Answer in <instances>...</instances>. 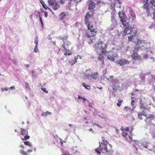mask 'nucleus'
<instances>
[{
  "mask_svg": "<svg viewBox=\"0 0 155 155\" xmlns=\"http://www.w3.org/2000/svg\"><path fill=\"white\" fill-rule=\"evenodd\" d=\"M99 146L95 149V152L100 154L101 153L104 154L110 151L112 149V146L105 140L102 139L101 143H99Z\"/></svg>",
  "mask_w": 155,
  "mask_h": 155,
  "instance_id": "obj_1",
  "label": "nucleus"
},
{
  "mask_svg": "<svg viewBox=\"0 0 155 155\" xmlns=\"http://www.w3.org/2000/svg\"><path fill=\"white\" fill-rule=\"evenodd\" d=\"M143 3V7L146 9L147 16L153 15L155 12V0H142Z\"/></svg>",
  "mask_w": 155,
  "mask_h": 155,
  "instance_id": "obj_2",
  "label": "nucleus"
},
{
  "mask_svg": "<svg viewBox=\"0 0 155 155\" xmlns=\"http://www.w3.org/2000/svg\"><path fill=\"white\" fill-rule=\"evenodd\" d=\"M128 25L126 28L123 31L124 35H130L129 36H128V41L133 42L136 41L138 38L136 37V35L137 33V29L134 28H128Z\"/></svg>",
  "mask_w": 155,
  "mask_h": 155,
  "instance_id": "obj_3",
  "label": "nucleus"
},
{
  "mask_svg": "<svg viewBox=\"0 0 155 155\" xmlns=\"http://www.w3.org/2000/svg\"><path fill=\"white\" fill-rule=\"evenodd\" d=\"M118 15L120 19V21H121L123 26L124 27H127L128 26V24L126 23V21L129 20L130 18H127L125 14L123 12L120 11L118 13Z\"/></svg>",
  "mask_w": 155,
  "mask_h": 155,
  "instance_id": "obj_4",
  "label": "nucleus"
},
{
  "mask_svg": "<svg viewBox=\"0 0 155 155\" xmlns=\"http://www.w3.org/2000/svg\"><path fill=\"white\" fill-rule=\"evenodd\" d=\"M146 117V118L145 120V121L146 125H152L154 126H155V124H152V121L154 120L155 119V116L154 115L150 114L148 117L147 115V117Z\"/></svg>",
  "mask_w": 155,
  "mask_h": 155,
  "instance_id": "obj_5",
  "label": "nucleus"
},
{
  "mask_svg": "<svg viewBox=\"0 0 155 155\" xmlns=\"http://www.w3.org/2000/svg\"><path fill=\"white\" fill-rule=\"evenodd\" d=\"M28 131L23 128H21V136H20L22 140H27L30 138V137L28 135Z\"/></svg>",
  "mask_w": 155,
  "mask_h": 155,
  "instance_id": "obj_6",
  "label": "nucleus"
},
{
  "mask_svg": "<svg viewBox=\"0 0 155 155\" xmlns=\"http://www.w3.org/2000/svg\"><path fill=\"white\" fill-rule=\"evenodd\" d=\"M92 73L91 70L90 68L86 71L85 74V76L87 78H89L90 77H91V78H93L94 79H96L97 78H98V74L97 73H94L92 74L91 75L90 74Z\"/></svg>",
  "mask_w": 155,
  "mask_h": 155,
  "instance_id": "obj_7",
  "label": "nucleus"
},
{
  "mask_svg": "<svg viewBox=\"0 0 155 155\" xmlns=\"http://www.w3.org/2000/svg\"><path fill=\"white\" fill-rule=\"evenodd\" d=\"M123 84L120 83L119 82L116 80L115 81L112 85L113 90H115L122 91L123 89Z\"/></svg>",
  "mask_w": 155,
  "mask_h": 155,
  "instance_id": "obj_8",
  "label": "nucleus"
},
{
  "mask_svg": "<svg viewBox=\"0 0 155 155\" xmlns=\"http://www.w3.org/2000/svg\"><path fill=\"white\" fill-rule=\"evenodd\" d=\"M48 5L52 7L53 9L56 10L59 7L60 5L56 0H48Z\"/></svg>",
  "mask_w": 155,
  "mask_h": 155,
  "instance_id": "obj_9",
  "label": "nucleus"
},
{
  "mask_svg": "<svg viewBox=\"0 0 155 155\" xmlns=\"http://www.w3.org/2000/svg\"><path fill=\"white\" fill-rule=\"evenodd\" d=\"M121 130L122 131L121 133L122 136L124 138L127 137L128 134V132L129 130V127H127L125 128H122Z\"/></svg>",
  "mask_w": 155,
  "mask_h": 155,
  "instance_id": "obj_10",
  "label": "nucleus"
},
{
  "mask_svg": "<svg viewBox=\"0 0 155 155\" xmlns=\"http://www.w3.org/2000/svg\"><path fill=\"white\" fill-rule=\"evenodd\" d=\"M99 46H100L101 50L102 53H107L106 49L107 48V45L106 44H104L103 41L99 42Z\"/></svg>",
  "mask_w": 155,
  "mask_h": 155,
  "instance_id": "obj_11",
  "label": "nucleus"
},
{
  "mask_svg": "<svg viewBox=\"0 0 155 155\" xmlns=\"http://www.w3.org/2000/svg\"><path fill=\"white\" fill-rule=\"evenodd\" d=\"M117 63L119 64L120 66L125 64H128L130 63V61L124 58L120 59L117 61Z\"/></svg>",
  "mask_w": 155,
  "mask_h": 155,
  "instance_id": "obj_12",
  "label": "nucleus"
},
{
  "mask_svg": "<svg viewBox=\"0 0 155 155\" xmlns=\"http://www.w3.org/2000/svg\"><path fill=\"white\" fill-rule=\"evenodd\" d=\"M131 57L134 60H138L142 59L141 56L136 52H134L131 55Z\"/></svg>",
  "mask_w": 155,
  "mask_h": 155,
  "instance_id": "obj_13",
  "label": "nucleus"
},
{
  "mask_svg": "<svg viewBox=\"0 0 155 155\" xmlns=\"http://www.w3.org/2000/svg\"><path fill=\"white\" fill-rule=\"evenodd\" d=\"M87 25V29L90 30V31L91 32H94L96 33L97 31L96 29L94 28L93 25H91L89 22L88 23Z\"/></svg>",
  "mask_w": 155,
  "mask_h": 155,
  "instance_id": "obj_14",
  "label": "nucleus"
},
{
  "mask_svg": "<svg viewBox=\"0 0 155 155\" xmlns=\"http://www.w3.org/2000/svg\"><path fill=\"white\" fill-rule=\"evenodd\" d=\"M78 57H80V58H81V56H79V55H78L77 56H74V59L72 60V61H69V63L71 66H72L74 64L77 62V60Z\"/></svg>",
  "mask_w": 155,
  "mask_h": 155,
  "instance_id": "obj_15",
  "label": "nucleus"
},
{
  "mask_svg": "<svg viewBox=\"0 0 155 155\" xmlns=\"http://www.w3.org/2000/svg\"><path fill=\"white\" fill-rule=\"evenodd\" d=\"M71 43L69 41H66L63 42L62 45V47L64 48V50H66V48H68V47L71 45Z\"/></svg>",
  "mask_w": 155,
  "mask_h": 155,
  "instance_id": "obj_16",
  "label": "nucleus"
},
{
  "mask_svg": "<svg viewBox=\"0 0 155 155\" xmlns=\"http://www.w3.org/2000/svg\"><path fill=\"white\" fill-rule=\"evenodd\" d=\"M90 12H87L86 16L85 17V23L86 24H87L89 22V18H91V15L90 14Z\"/></svg>",
  "mask_w": 155,
  "mask_h": 155,
  "instance_id": "obj_17",
  "label": "nucleus"
},
{
  "mask_svg": "<svg viewBox=\"0 0 155 155\" xmlns=\"http://www.w3.org/2000/svg\"><path fill=\"white\" fill-rule=\"evenodd\" d=\"M95 7V3L91 1L89 2V6L88 7V9L90 10L91 9H93Z\"/></svg>",
  "mask_w": 155,
  "mask_h": 155,
  "instance_id": "obj_18",
  "label": "nucleus"
},
{
  "mask_svg": "<svg viewBox=\"0 0 155 155\" xmlns=\"http://www.w3.org/2000/svg\"><path fill=\"white\" fill-rule=\"evenodd\" d=\"M106 53H102L101 52V53L99 54L98 57V60H100L102 62V63H104V57L103 56V54H105Z\"/></svg>",
  "mask_w": 155,
  "mask_h": 155,
  "instance_id": "obj_19",
  "label": "nucleus"
},
{
  "mask_svg": "<svg viewBox=\"0 0 155 155\" xmlns=\"http://www.w3.org/2000/svg\"><path fill=\"white\" fill-rule=\"evenodd\" d=\"M59 40H61L64 42L66 41H67V40L68 38V35H66L64 36H60L58 37Z\"/></svg>",
  "mask_w": 155,
  "mask_h": 155,
  "instance_id": "obj_20",
  "label": "nucleus"
},
{
  "mask_svg": "<svg viewBox=\"0 0 155 155\" xmlns=\"http://www.w3.org/2000/svg\"><path fill=\"white\" fill-rule=\"evenodd\" d=\"M99 42L97 44L94 45L93 47L95 48V50L97 53L99 52V50H101L100 46H99Z\"/></svg>",
  "mask_w": 155,
  "mask_h": 155,
  "instance_id": "obj_21",
  "label": "nucleus"
},
{
  "mask_svg": "<svg viewBox=\"0 0 155 155\" xmlns=\"http://www.w3.org/2000/svg\"><path fill=\"white\" fill-rule=\"evenodd\" d=\"M130 15L132 17V21H133L136 19V16L134 12L132 11H130Z\"/></svg>",
  "mask_w": 155,
  "mask_h": 155,
  "instance_id": "obj_22",
  "label": "nucleus"
},
{
  "mask_svg": "<svg viewBox=\"0 0 155 155\" xmlns=\"http://www.w3.org/2000/svg\"><path fill=\"white\" fill-rule=\"evenodd\" d=\"M95 35V34L92 35L91 37V40L92 42V43H94L95 42V41L96 39Z\"/></svg>",
  "mask_w": 155,
  "mask_h": 155,
  "instance_id": "obj_23",
  "label": "nucleus"
},
{
  "mask_svg": "<svg viewBox=\"0 0 155 155\" xmlns=\"http://www.w3.org/2000/svg\"><path fill=\"white\" fill-rule=\"evenodd\" d=\"M66 15L65 13L64 12H61L59 16L60 19L61 20H63L65 17V16H66Z\"/></svg>",
  "mask_w": 155,
  "mask_h": 155,
  "instance_id": "obj_24",
  "label": "nucleus"
},
{
  "mask_svg": "<svg viewBox=\"0 0 155 155\" xmlns=\"http://www.w3.org/2000/svg\"><path fill=\"white\" fill-rule=\"evenodd\" d=\"M40 3L42 4L43 8L45 10L48 9V7L42 0H40Z\"/></svg>",
  "mask_w": 155,
  "mask_h": 155,
  "instance_id": "obj_25",
  "label": "nucleus"
},
{
  "mask_svg": "<svg viewBox=\"0 0 155 155\" xmlns=\"http://www.w3.org/2000/svg\"><path fill=\"white\" fill-rule=\"evenodd\" d=\"M143 116H145V117H147V115L144 114L143 113H140L138 114V118L140 120H142L143 119L142 117Z\"/></svg>",
  "mask_w": 155,
  "mask_h": 155,
  "instance_id": "obj_26",
  "label": "nucleus"
},
{
  "mask_svg": "<svg viewBox=\"0 0 155 155\" xmlns=\"http://www.w3.org/2000/svg\"><path fill=\"white\" fill-rule=\"evenodd\" d=\"M68 48H66V50H65L66 51L64 53V54L65 55H69L71 54V52L70 51V50L68 49Z\"/></svg>",
  "mask_w": 155,
  "mask_h": 155,
  "instance_id": "obj_27",
  "label": "nucleus"
},
{
  "mask_svg": "<svg viewBox=\"0 0 155 155\" xmlns=\"http://www.w3.org/2000/svg\"><path fill=\"white\" fill-rule=\"evenodd\" d=\"M115 57L113 56V55H108V58L111 61H115Z\"/></svg>",
  "mask_w": 155,
  "mask_h": 155,
  "instance_id": "obj_28",
  "label": "nucleus"
},
{
  "mask_svg": "<svg viewBox=\"0 0 155 155\" xmlns=\"http://www.w3.org/2000/svg\"><path fill=\"white\" fill-rule=\"evenodd\" d=\"M51 113L47 111L46 112H44V113H42L41 114V116H48V115H51Z\"/></svg>",
  "mask_w": 155,
  "mask_h": 155,
  "instance_id": "obj_29",
  "label": "nucleus"
},
{
  "mask_svg": "<svg viewBox=\"0 0 155 155\" xmlns=\"http://www.w3.org/2000/svg\"><path fill=\"white\" fill-rule=\"evenodd\" d=\"M24 143L25 145L28 146L30 147H31L32 146L31 143L29 141H25Z\"/></svg>",
  "mask_w": 155,
  "mask_h": 155,
  "instance_id": "obj_30",
  "label": "nucleus"
},
{
  "mask_svg": "<svg viewBox=\"0 0 155 155\" xmlns=\"http://www.w3.org/2000/svg\"><path fill=\"white\" fill-rule=\"evenodd\" d=\"M123 101V100H121L120 99H119L118 101V102L117 103V105L119 107H120L121 104Z\"/></svg>",
  "mask_w": 155,
  "mask_h": 155,
  "instance_id": "obj_31",
  "label": "nucleus"
},
{
  "mask_svg": "<svg viewBox=\"0 0 155 155\" xmlns=\"http://www.w3.org/2000/svg\"><path fill=\"white\" fill-rule=\"evenodd\" d=\"M140 109L145 110L146 107L143 103H141L140 104Z\"/></svg>",
  "mask_w": 155,
  "mask_h": 155,
  "instance_id": "obj_32",
  "label": "nucleus"
},
{
  "mask_svg": "<svg viewBox=\"0 0 155 155\" xmlns=\"http://www.w3.org/2000/svg\"><path fill=\"white\" fill-rule=\"evenodd\" d=\"M81 0H70L69 3L71 4L72 2L78 3L79 2H81ZM70 5H71V4H70Z\"/></svg>",
  "mask_w": 155,
  "mask_h": 155,
  "instance_id": "obj_33",
  "label": "nucleus"
},
{
  "mask_svg": "<svg viewBox=\"0 0 155 155\" xmlns=\"http://www.w3.org/2000/svg\"><path fill=\"white\" fill-rule=\"evenodd\" d=\"M83 85L87 89L90 90L91 89L90 87L88 85H87L84 83H83Z\"/></svg>",
  "mask_w": 155,
  "mask_h": 155,
  "instance_id": "obj_34",
  "label": "nucleus"
},
{
  "mask_svg": "<svg viewBox=\"0 0 155 155\" xmlns=\"http://www.w3.org/2000/svg\"><path fill=\"white\" fill-rule=\"evenodd\" d=\"M20 153L22 155H28L27 153L23 150H21L20 151Z\"/></svg>",
  "mask_w": 155,
  "mask_h": 155,
  "instance_id": "obj_35",
  "label": "nucleus"
},
{
  "mask_svg": "<svg viewBox=\"0 0 155 155\" xmlns=\"http://www.w3.org/2000/svg\"><path fill=\"white\" fill-rule=\"evenodd\" d=\"M35 43L36 44V45H37L38 44V38L36 36L35 38Z\"/></svg>",
  "mask_w": 155,
  "mask_h": 155,
  "instance_id": "obj_36",
  "label": "nucleus"
},
{
  "mask_svg": "<svg viewBox=\"0 0 155 155\" xmlns=\"http://www.w3.org/2000/svg\"><path fill=\"white\" fill-rule=\"evenodd\" d=\"M39 18H40V20L41 23V26H42V27H44V23H43V22L42 18H41V17L40 16V15H39Z\"/></svg>",
  "mask_w": 155,
  "mask_h": 155,
  "instance_id": "obj_37",
  "label": "nucleus"
},
{
  "mask_svg": "<svg viewBox=\"0 0 155 155\" xmlns=\"http://www.w3.org/2000/svg\"><path fill=\"white\" fill-rule=\"evenodd\" d=\"M41 90L44 91L45 93H48V91L46 89L45 87H43L41 88Z\"/></svg>",
  "mask_w": 155,
  "mask_h": 155,
  "instance_id": "obj_38",
  "label": "nucleus"
},
{
  "mask_svg": "<svg viewBox=\"0 0 155 155\" xmlns=\"http://www.w3.org/2000/svg\"><path fill=\"white\" fill-rule=\"evenodd\" d=\"M34 51L35 53H37L38 52L37 45H35V46L34 49Z\"/></svg>",
  "mask_w": 155,
  "mask_h": 155,
  "instance_id": "obj_39",
  "label": "nucleus"
},
{
  "mask_svg": "<svg viewBox=\"0 0 155 155\" xmlns=\"http://www.w3.org/2000/svg\"><path fill=\"white\" fill-rule=\"evenodd\" d=\"M131 97V98L132 99H133V98H134V97ZM135 102V101L134 100L132 99V101H131V105L132 106H133L134 105V103Z\"/></svg>",
  "mask_w": 155,
  "mask_h": 155,
  "instance_id": "obj_40",
  "label": "nucleus"
},
{
  "mask_svg": "<svg viewBox=\"0 0 155 155\" xmlns=\"http://www.w3.org/2000/svg\"><path fill=\"white\" fill-rule=\"evenodd\" d=\"M30 87L29 84L27 83L26 82L25 83V87L26 88H29V87Z\"/></svg>",
  "mask_w": 155,
  "mask_h": 155,
  "instance_id": "obj_41",
  "label": "nucleus"
},
{
  "mask_svg": "<svg viewBox=\"0 0 155 155\" xmlns=\"http://www.w3.org/2000/svg\"><path fill=\"white\" fill-rule=\"evenodd\" d=\"M86 35L88 38H91L92 36L90 34L87 33L86 34Z\"/></svg>",
  "mask_w": 155,
  "mask_h": 155,
  "instance_id": "obj_42",
  "label": "nucleus"
},
{
  "mask_svg": "<svg viewBox=\"0 0 155 155\" xmlns=\"http://www.w3.org/2000/svg\"><path fill=\"white\" fill-rule=\"evenodd\" d=\"M9 89L7 88H2V91H7Z\"/></svg>",
  "mask_w": 155,
  "mask_h": 155,
  "instance_id": "obj_43",
  "label": "nucleus"
},
{
  "mask_svg": "<svg viewBox=\"0 0 155 155\" xmlns=\"http://www.w3.org/2000/svg\"><path fill=\"white\" fill-rule=\"evenodd\" d=\"M133 130V128L132 127L131 128V129L128 131V132L130 133L131 134H132Z\"/></svg>",
  "mask_w": 155,
  "mask_h": 155,
  "instance_id": "obj_44",
  "label": "nucleus"
},
{
  "mask_svg": "<svg viewBox=\"0 0 155 155\" xmlns=\"http://www.w3.org/2000/svg\"><path fill=\"white\" fill-rule=\"evenodd\" d=\"M68 152H63L61 155H68Z\"/></svg>",
  "mask_w": 155,
  "mask_h": 155,
  "instance_id": "obj_45",
  "label": "nucleus"
},
{
  "mask_svg": "<svg viewBox=\"0 0 155 155\" xmlns=\"http://www.w3.org/2000/svg\"><path fill=\"white\" fill-rule=\"evenodd\" d=\"M115 132H116V133H117L118 134H119L120 132H119V130L118 129H116V130H115Z\"/></svg>",
  "mask_w": 155,
  "mask_h": 155,
  "instance_id": "obj_46",
  "label": "nucleus"
},
{
  "mask_svg": "<svg viewBox=\"0 0 155 155\" xmlns=\"http://www.w3.org/2000/svg\"><path fill=\"white\" fill-rule=\"evenodd\" d=\"M44 14H45V17H47L48 16V13L47 12H45L44 13Z\"/></svg>",
  "mask_w": 155,
  "mask_h": 155,
  "instance_id": "obj_47",
  "label": "nucleus"
},
{
  "mask_svg": "<svg viewBox=\"0 0 155 155\" xmlns=\"http://www.w3.org/2000/svg\"><path fill=\"white\" fill-rule=\"evenodd\" d=\"M33 150H32L31 149H28L27 150V152L28 153H30V152H32Z\"/></svg>",
  "mask_w": 155,
  "mask_h": 155,
  "instance_id": "obj_48",
  "label": "nucleus"
},
{
  "mask_svg": "<svg viewBox=\"0 0 155 155\" xmlns=\"http://www.w3.org/2000/svg\"><path fill=\"white\" fill-rule=\"evenodd\" d=\"M94 124L96 125L99 128H102V127L101 126L99 125L98 124L95 123V124Z\"/></svg>",
  "mask_w": 155,
  "mask_h": 155,
  "instance_id": "obj_49",
  "label": "nucleus"
},
{
  "mask_svg": "<svg viewBox=\"0 0 155 155\" xmlns=\"http://www.w3.org/2000/svg\"><path fill=\"white\" fill-rule=\"evenodd\" d=\"M15 88V87L14 86H12L9 88V89H11L12 90H14Z\"/></svg>",
  "mask_w": 155,
  "mask_h": 155,
  "instance_id": "obj_50",
  "label": "nucleus"
},
{
  "mask_svg": "<svg viewBox=\"0 0 155 155\" xmlns=\"http://www.w3.org/2000/svg\"><path fill=\"white\" fill-rule=\"evenodd\" d=\"M60 2V3L62 4H64V2L63 0H61Z\"/></svg>",
  "mask_w": 155,
  "mask_h": 155,
  "instance_id": "obj_51",
  "label": "nucleus"
},
{
  "mask_svg": "<svg viewBox=\"0 0 155 155\" xmlns=\"http://www.w3.org/2000/svg\"><path fill=\"white\" fill-rule=\"evenodd\" d=\"M129 138H130V139L131 140H132V135H130V136H129Z\"/></svg>",
  "mask_w": 155,
  "mask_h": 155,
  "instance_id": "obj_52",
  "label": "nucleus"
},
{
  "mask_svg": "<svg viewBox=\"0 0 155 155\" xmlns=\"http://www.w3.org/2000/svg\"><path fill=\"white\" fill-rule=\"evenodd\" d=\"M25 66L27 68H28L29 67V65L28 64H26L25 65Z\"/></svg>",
  "mask_w": 155,
  "mask_h": 155,
  "instance_id": "obj_53",
  "label": "nucleus"
},
{
  "mask_svg": "<svg viewBox=\"0 0 155 155\" xmlns=\"http://www.w3.org/2000/svg\"><path fill=\"white\" fill-rule=\"evenodd\" d=\"M82 99L83 100V101H85L86 100V99L84 97L82 98Z\"/></svg>",
  "mask_w": 155,
  "mask_h": 155,
  "instance_id": "obj_54",
  "label": "nucleus"
},
{
  "mask_svg": "<svg viewBox=\"0 0 155 155\" xmlns=\"http://www.w3.org/2000/svg\"><path fill=\"white\" fill-rule=\"evenodd\" d=\"M82 97L81 96H80L79 95H78V99H82Z\"/></svg>",
  "mask_w": 155,
  "mask_h": 155,
  "instance_id": "obj_55",
  "label": "nucleus"
},
{
  "mask_svg": "<svg viewBox=\"0 0 155 155\" xmlns=\"http://www.w3.org/2000/svg\"><path fill=\"white\" fill-rule=\"evenodd\" d=\"M135 91L136 92L140 91L138 89H136L135 90Z\"/></svg>",
  "mask_w": 155,
  "mask_h": 155,
  "instance_id": "obj_56",
  "label": "nucleus"
},
{
  "mask_svg": "<svg viewBox=\"0 0 155 155\" xmlns=\"http://www.w3.org/2000/svg\"><path fill=\"white\" fill-rule=\"evenodd\" d=\"M89 131H93V129L92 128H90L89 130Z\"/></svg>",
  "mask_w": 155,
  "mask_h": 155,
  "instance_id": "obj_57",
  "label": "nucleus"
},
{
  "mask_svg": "<svg viewBox=\"0 0 155 155\" xmlns=\"http://www.w3.org/2000/svg\"><path fill=\"white\" fill-rule=\"evenodd\" d=\"M20 147L22 148L23 149H24V147L22 145H21L20 146Z\"/></svg>",
  "mask_w": 155,
  "mask_h": 155,
  "instance_id": "obj_58",
  "label": "nucleus"
},
{
  "mask_svg": "<svg viewBox=\"0 0 155 155\" xmlns=\"http://www.w3.org/2000/svg\"><path fill=\"white\" fill-rule=\"evenodd\" d=\"M148 57V55H144V58H146Z\"/></svg>",
  "mask_w": 155,
  "mask_h": 155,
  "instance_id": "obj_59",
  "label": "nucleus"
},
{
  "mask_svg": "<svg viewBox=\"0 0 155 155\" xmlns=\"http://www.w3.org/2000/svg\"><path fill=\"white\" fill-rule=\"evenodd\" d=\"M48 9L51 12H52V10L50 8L48 7Z\"/></svg>",
  "mask_w": 155,
  "mask_h": 155,
  "instance_id": "obj_60",
  "label": "nucleus"
},
{
  "mask_svg": "<svg viewBox=\"0 0 155 155\" xmlns=\"http://www.w3.org/2000/svg\"><path fill=\"white\" fill-rule=\"evenodd\" d=\"M98 88L99 89H100L101 90V89H102V87H98Z\"/></svg>",
  "mask_w": 155,
  "mask_h": 155,
  "instance_id": "obj_61",
  "label": "nucleus"
},
{
  "mask_svg": "<svg viewBox=\"0 0 155 155\" xmlns=\"http://www.w3.org/2000/svg\"><path fill=\"white\" fill-rule=\"evenodd\" d=\"M13 63L15 64L16 63V61H14Z\"/></svg>",
  "mask_w": 155,
  "mask_h": 155,
  "instance_id": "obj_62",
  "label": "nucleus"
},
{
  "mask_svg": "<svg viewBox=\"0 0 155 155\" xmlns=\"http://www.w3.org/2000/svg\"><path fill=\"white\" fill-rule=\"evenodd\" d=\"M92 12H93V13H92V14H91L92 15H94V13H94V12L93 11Z\"/></svg>",
  "mask_w": 155,
  "mask_h": 155,
  "instance_id": "obj_63",
  "label": "nucleus"
},
{
  "mask_svg": "<svg viewBox=\"0 0 155 155\" xmlns=\"http://www.w3.org/2000/svg\"><path fill=\"white\" fill-rule=\"evenodd\" d=\"M69 126H72V124H69Z\"/></svg>",
  "mask_w": 155,
  "mask_h": 155,
  "instance_id": "obj_64",
  "label": "nucleus"
}]
</instances>
